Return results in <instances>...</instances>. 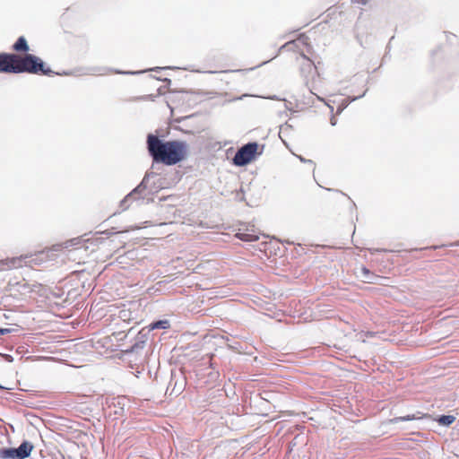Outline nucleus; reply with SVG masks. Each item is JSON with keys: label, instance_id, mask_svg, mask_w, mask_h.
<instances>
[{"label": "nucleus", "instance_id": "obj_1", "mask_svg": "<svg viewBox=\"0 0 459 459\" xmlns=\"http://www.w3.org/2000/svg\"><path fill=\"white\" fill-rule=\"evenodd\" d=\"M147 144L153 160L168 166L175 165L183 160L187 152V144L185 142H162L153 134L148 135Z\"/></svg>", "mask_w": 459, "mask_h": 459}, {"label": "nucleus", "instance_id": "obj_2", "mask_svg": "<svg viewBox=\"0 0 459 459\" xmlns=\"http://www.w3.org/2000/svg\"><path fill=\"white\" fill-rule=\"evenodd\" d=\"M23 72L31 74L41 72L43 74H49L51 70L45 68V65L41 59L33 55L28 54L24 57L16 55V58H13V73Z\"/></svg>", "mask_w": 459, "mask_h": 459}, {"label": "nucleus", "instance_id": "obj_3", "mask_svg": "<svg viewBox=\"0 0 459 459\" xmlns=\"http://www.w3.org/2000/svg\"><path fill=\"white\" fill-rule=\"evenodd\" d=\"M33 450V445L28 441L22 442L17 448H4L0 450L1 459H25Z\"/></svg>", "mask_w": 459, "mask_h": 459}, {"label": "nucleus", "instance_id": "obj_4", "mask_svg": "<svg viewBox=\"0 0 459 459\" xmlns=\"http://www.w3.org/2000/svg\"><path fill=\"white\" fill-rule=\"evenodd\" d=\"M258 144L256 143H249L242 146L235 154L233 162L237 166H245L248 164L257 152Z\"/></svg>", "mask_w": 459, "mask_h": 459}, {"label": "nucleus", "instance_id": "obj_5", "mask_svg": "<svg viewBox=\"0 0 459 459\" xmlns=\"http://www.w3.org/2000/svg\"><path fill=\"white\" fill-rule=\"evenodd\" d=\"M27 256L13 257L0 262V269H14L27 264Z\"/></svg>", "mask_w": 459, "mask_h": 459}, {"label": "nucleus", "instance_id": "obj_6", "mask_svg": "<svg viewBox=\"0 0 459 459\" xmlns=\"http://www.w3.org/2000/svg\"><path fill=\"white\" fill-rule=\"evenodd\" d=\"M13 58L15 54H1L0 55V72L13 73Z\"/></svg>", "mask_w": 459, "mask_h": 459}, {"label": "nucleus", "instance_id": "obj_7", "mask_svg": "<svg viewBox=\"0 0 459 459\" xmlns=\"http://www.w3.org/2000/svg\"><path fill=\"white\" fill-rule=\"evenodd\" d=\"M358 276L366 282H373L376 276L372 275L368 269L366 267H360L358 272Z\"/></svg>", "mask_w": 459, "mask_h": 459}, {"label": "nucleus", "instance_id": "obj_8", "mask_svg": "<svg viewBox=\"0 0 459 459\" xmlns=\"http://www.w3.org/2000/svg\"><path fill=\"white\" fill-rule=\"evenodd\" d=\"M13 49L15 51L27 52L29 50V46L26 39L24 37H20L16 43L13 45Z\"/></svg>", "mask_w": 459, "mask_h": 459}, {"label": "nucleus", "instance_id": "obj_9", "mask_svg": "<svg viewBox=\"0 0 459 459\" xmlns=\"http://www.w3.org/2000/svg\"><path fill=\"white\" fill-rule=\"evenodd\" d=\"M169 326H170L169 321L164 319V320H159V321L152 323L149 325V328L151 330H154V329H168V328H169Z\"/></svg>", "mask_w": 459, "mask_h": 459}, {"label": "nucleus", "instance_id": "obj_10", "mask_svg": "<svg viewBox=\"0 0 459 459\" xmlns=\"http://www.w3.org/2000/svg\"><path fill=\"white\" fill-rule=\"evenodd\" d=\"M420 419H421L420 416H417V415L413 414V415H407L404 417L394 418V419L390 420V422L393 424H397V423L403 422V421H412V420H420Z\"/></svg>", "mask_w": 459, "mask_h": 459}, {"label": "nucleus", "instance_id": "obj_11", "mask_svg": "<svg viewBox=\"0 0 459 459\" xmlns=\"http://www.w3.org/2000/svg\"><path fill=\"white\" fill-rule=\"evenodd\" d=\"M455 420L453 415H443L437 420L438 423L443 426H449Z\"/></svg>", "mask_w": 459, "mask_h": 459}, {"label": "nucleus", "instance_id": "obj_12", "mask_svg": "<svg viewBox=\"0 0 459 459\" xmlns=\"http://www.w3.org/2000/svg\"><path fill=\"white\" fill-rule=\"evenodd\" d=\"M137 189H134L132 193L126 195L125 199L121 202L122 205H126L131 200L132 196L134 195Z\"/></svg>", "mask_w": 459, "mask_h": 459}, {"label": "nucleus", "instance_id": "obj_13", "mask_svg": "<svg viewBox=\"0 0 459 459\" xmlns=\"http://www.w3.org/2000/svg\"><path fill=\"white\" fill-rule=\"evenodd\" d=\"M11 329L9 328H0V337L5 333H9Z\"/></svg>", "mask_w": 459, "mask_h": 459}, {"label": "nucleus", "instance_id": "obj_14", "mask_svg": "<svg viewBox=\"0 0 459 459\" xmlns=\"http://www.w3.org/2000/svg\"><path fill=\"white\" fill-rule=\"evenodd\" d=\"M117 74H141L142 72H122V71H116Z\"/></svg>", "mask_w": 459, "mask_h": 459}, {"label": "nucleus", "instance_id": "obj_15", "mask_svg": "<svg viewBox=\"0 0 459 459\" xmlns=\"http://www.w3.org/2000/svg\"><path fill=\"white\" fill-rule=\"evenodd\" d=\"M352 3L365 5L368 3V1L367 0H352Z\"/></svg>", "mask_w": 459, "mask_h": 459}, {"label": "nucleus", "instance_id": "obj_16", "mask_svg": "<svg viewBox=\"0 0 459 459\" xmlns=\"http://www.w3.org/2000/svg\"><path fill=\"white\" fill-rule=\"evenodd\" d=\"M242 238V239H244V240H247V241H252V240L256 239L257 238H256V237H254V236H249V237H247V238Z\"/></svg>", "mask_w": 459, "mask_h": 459}, {"label": "nucleus", "instance_id": "obj_17", "mask_svg": "<svg viewBox=\"0 0 459 459\" xmlns=\"http://www.w3.org/2000/svg\"><path fill=\"white\" fill-rule=\"evenodd\" d=\"M331 124H332L333 126H335V124H336L335 120H334V119H331Z\"/></svg>", "mask_w": 459, "mask_h": 459}, {"label": "nucleus", "instance_id": "obj_18", "mask_svg": "<svg viewBox=\"0 0 459 459\" xmlns=\"http://www.w3.org/2000/svg\"><path fill=\"white\" fill-rule=\"evenodd\" d=\"M299 160H300L301 161H303V162L305 161V160H304L303 158H301V157H299Z\"/></svg>", "mask_w": 459, "mask_h": 459}, {"label": "nucleus", "instance_id": "obj_19", "mask_svg": "<svg viewBox=\"0 0 459 459\" xmlns=\"http://www.w3.org/2000/svg\"><path fill=\"white\" fill-rule=\"evenodd\" d=\"M0 388H4V387L0 385Z\"/></svg>", "mask_w": 459, "mask_h": 459}]
</instances>
